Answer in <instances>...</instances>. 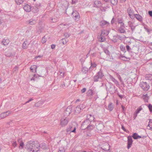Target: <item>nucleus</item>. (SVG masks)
<instances>
[{
  "label": "nucleus",
  "mask_w": 152,
  "mask_h": 152,
  "mask_svg": "<svg viewBox=\"0 0 152 152\" xmlns=\"http://www.w3.org/2000/svg\"><path fill=\"white\" fill-rule=\"evenodd\" d=\"M32 148V151L31 152H37L39 150V144L38 141H34V145Z\"/></svg>",
  "instance_id": "f257e3e1"
},
{
  "label": "nucleus",
  "mask_w": 152,
  "mask_h": 152,
  "mask_svg": "<svg viewBox=\"0 0 152 152\" xmlns=\"http://www.w3.org/2000/svg\"><path fill=\"white\" fill-rule=\"evenodd\" d=\"M34 141H30L28 142L25 145V148L27 149L28 151L29 152L32 151V148L34 145Z\"/></svg>",
  "instance_id": "f03ea898"
},
{
  "label": "nucleus",
  "mask_w": 152,
  "mask_h": 152,
  "mask_svg": "<svg viewBox=\"0 0 152 152\" xmlns=\"http://www.w3.org/2000/svg\"><path fill=\"white\" fill-rule=\"evenodd\" d=\"M109 34V31L106 30H103L102 31L100 35L101 41L103 42L105 40V37L107 36Z\"/></svg>",
  "instance_id": "7ed1b4c3"
},
{
  "label": "nucleus",
  "mask_w": 152,
  "mask_h": 152,
  "mask_svg": "<svg viewBox=\"0 0 152 152\" xmlns=\"http://www.w3.org/2000/svg\"><path fill=\"white\" fill-rule=\"evenodd\" d=\"M140 86L145 91L148 90L150 87L149 84L146 82H141L140 83Z\"/></svg>",
  "instance_id": "20e7f679"
},
{
  "label": "nucleus",
  "mask_w": 152,
  "mask_h": 152,
  "mask_svg": "<svg viewBox=\"0 0 152 152\" xmlns=\"http://www.w3.org/2000/svg\"><path fill=\"white\" fill-rule=\"evenodd\" d=\"M118 31L120 33L125 34L126 33L125 27L124 23H121V25H120L118 27Z\"/></svg>",
  "instance_id": "39448f33"
},
{
  "label": "nucleus",
  "mask_w": 152,
  "mask_h": 152,
  "mask_svg": "<svg viewBox=\"0 0 152 152\" xmlns=\"http://www.w3.org/2000/svg\"><path fill=\"white\" fill-rule=\"evenodd\" d=\"M91 122L89 121V120H88V119H86L82 123L81 125V128L83 129H84L87 128V126H89Z\"/></svg>",
  "instance_id": "423d86ee"
},
{
  "label": "nucleus",
  "mask_w": 152,
  "mask_h": 152,
  "mask_svg": "<svg viewBox=\"0 0 152 152\" xmlns=\"http://www.w3.org/2000/svg\"><path fill=\"white\" fill-rule=\"evenodd\" d=\"M72 16L74 19L76 21H78L79 20L80 16L79 13L76 11H74L72 13Z\"/></svg>",
  "instance_id": "0eeeda50"
},
{
  "label": "nucleus",
  "mask_w": 152,
  "mask_h": 152,
  "mask_svg": "<svg viewBox=\"0 0 152 152\" xmlns=\"http://www.w3.org/2000/svg\"><path fill=\"white\" fill-rule=\"evenodd\" d=\"M68 122V119L66 118H62L61 120V124L62 126H64L66 125Z\"/></svg>",
  "instance_id": "6e6552de"
},
{
  "label": "nucleus",
  "mask_w": 152,
  "mask_h": 152,
  "mask_svg": "<svg viewBox=\"0 0 152 152\" xmlns=\"http://www.w3.org/2000/svg\"><path fill=\"white\" fill-rule=\"evenodd\" d=\"M127 140V148L128 149H129L131 147L132 144L133 140L132 139V137L129 136L128 137Z\"/></svg>",
  "instance_id": "1a4fd4ad"
},
{
  "label": "nucleus",
  "mask_w": 152,
  "mask_h": 152,
  "mask_svg": "<svg viewBox=\"0 0 152 152\" xmlns=\"http://www.w3.org/2000/svg\"><path fill=\"white\" fill-rule=\"evenodd\" d=\"M70 84V82L69 80H65L61 83V87L64 89H65L67 88Z\"/></svg>",
  "instance_id": "9d476101"
},
{
  "label": "nucleus",
  "mask_w": 152,
  "mask_h": 152,
  "mask_svg": "<svg viewBox=\"0 0 152 152\" xmlns=\"http://www.w3.org/2000/svg\"><path fill=\"white\" fill-rule=\"evenodd\" d=\"M31 7L30 5L28 4L25 5L23 7V9L26 12H29L31 10Z\"/></svg>",
  "instance_id": "9b49d317"
},
{
  "label": "nucleus",
  "mask_w": 152,
  "mask_h": 152,
  "mask_svg": "<svg viewBox=\"0 0 152 152\" xmlns=\"http://www.w3.org/2000/svg\"><path fill=\"white\" fill-rule=\"evenodd\" d=\"M109 23L105 20H102L100 22V25L103 27H105L109 25Z\"/></svg>",
  "instance_id": "f8f14e48"
},
{
  "label": "nucleus",
  "mask_w": 152,
  "mask_h": 152,
  "mask_svg": "<svg viewBox=\"0 0 152 152\" xmlns=\"http://www.w3.org/2000/svg\"><path fill=\"white\" fill-rule=\"evenodd\" d=\"M104 127V126L103 124L101 123H99L98 124L96 125L97 129L98 130L101 131H103V129Z\"/></svg>",
  "instance_id": "ddd939ff"
},
{
  "label": "nucleus",
  "mask_w": 152,
  "mask_h": 152,
  "mask_svg": "<svg viewBox=\"0 0 152 152\" xmlns=\"http://www.w3.org/2000/svg\"><path fill=\"white\" fill-rule=\"evenodd\" d=\"M35 8H34V10H33L34 12H37L38 11V9L40 8L41 6V4L38 3L36 4L35 6Z\"/></svg>",
  "instance_id": "4468645a"
},
{
  "label": "nucleus",
  "mask_w": 152,
  "mask_h": 152,
  "mask_svg": "<svg viewBox=\"0 0 152 152\" xmlns=\"http://www.w3.org/2000/svg\"><path fill=\"white\" fill-rule=\"evenodd\" d=\"M94 7L97 8H100L102 6V4L100 1H95L94 2Z\"/></svg>",
  "instance_id": "2eb2a0df"
},
{
  "label": "nucleus",
  "mask_w": 152,
  "mask_h": 152,
  "mask_svg": "<svg viewBox=\"0 0 152 152\" xmlns=\"http://www.w3.org/2000/svg\"><path fill=\"white\" fill-rule=\"evenodd\" d=\"M28 24L30 25H33L37 23V20L33 19L29 20L28 21Z\"/></svg>",
  "instance_id": "dca6fc26"
},
{
  "label": "nucleus",
  "mask_w": 152,
  "mask_h": 152,
  "mask_svg": "<svg viewBox=\"0 0 152 152\" xmlns=\"http://www.w3.org/2000/svg\"><path fill=\"white\" fill-rule=\"evenodd\" d=\"M129 26L131 28V29L133 32L135 30L136 25H134L133 23L131 22H129Z\"/></svg>",
  "instance_id": "f3484780"
},
{
  "label": "nucleus",
  "mask_w": 152,
  "mask_h": 152,
  "mask_svg": "<svg viewBox=\"0 0 152 152\" xmlns=\"http://www.w3.org/2000/svg\"><path fill=\"white\" fill-rule=\"evenodd\" d=\"M29 44L27 41H25L23 44L22 47L24 49H26L28 47Z\"/></svg>",
  "instance_id": "a211bd4d"
},
{
  "label": "nucleus",
  "mask_w": 152,
  "mask_h": 152,
  "mask_svg": "<svg viewBox=\"0 0 152 152\" xmlns=\"http://www.w3.org/2000/svg\"><path fill=\"white\" fill-rule=\"evenodd\" d=\"M87 119L89 120V121L91 122L92 121L95 119L94 116L91 114H88L87 115Z\"/></svg>",
  "instance_id": "6ab92c4d"
},
{
  "label": "nucleus",
  "mask_w": 152,
  "mask_h": 152,
  "mask_svg": "<svg viewBox=\"0 0 152 152\" xmlns=\"http://www.w3.org/2000/svg\"><path fill=\"white\" fill-rule=\"evenodd\" d=\"M132 137L135 140L137 139L142 137L141 136L139 135L137 133H134L133 134Z\"/></svg>",
  "instance_id": "aec40b11"
},
{
  "label": "nucleus",
  "mask_w": 152,
  "mask_h": 152,
  "mask_svg": "<svg viewBox=\"0 0 152 152\" xmlns=\"http://www.w3.org/2000/svg\"><path fill=\"white\" fill-rule=\"evenodd\" d=\"M134 18H135L140 21H142V17L139 14H134Z\"/></svg>",
  "instance_id": "412c9836"
},
{
  "label": "nucleus",
  "mask_w": 152,
  "mask_h": 152,
  "mask_svg": "<svg viewBox=\"0 0 152 152\" xmlns=\"http://www.w3.org/2000/svg\"><path fill=\"white\" fill-rule=\"evenodd\" d=\"M73 126H69L66 129V132L67 134H70L71 132H72Z\"/></svg>",
  "instance_id": "4be33fe9"
},
{
  "label": "nucleus",
  "mask_w": 152,
  "mask_h": 152,
  "mask_svg": "<svg viewBox=\"0 0 152 152\" xmlns=\"http://www.w3.org/2000/svg\"><path fill=\"white\" fill-rule=\"evenodd\" d=\"M146 80L148 81H150L152 82V75H146Z\"/></svg>",
  "instance_id": "5701e85b"
},
{
  "label": "nucleus",
  "mask_w": 152,
  "mask_h": 152,
  "mask_svg": "<svg viewBox=\"0 0 152 152\" xmlns=\"http://www.w3.org/2000/svg\"><path fill=\"white\" fill-rule=\"evenodd\" d=\"M96 64L95 63H93L92 62H91V66L89 68V70L90 71H92L93 69V68L96 67Z\"/></svg>",
  "instance_id": "b1692460"
},
{
  "label": "nucleus",
  "mask_w": 152,
  "mask_h": 152,
  "mask_svg": "<svg viewBox=\"0 0 152 152\" xmlns=\"http://www.w3.org/2000/svg\"><path fill=\"white\" fill-rule=\"evenodd\" d=\"M96 74L99 77V78H100V79H101L104 76V75L102 72L101 70L97 73Z\"/></svg>",
  "instance_id": "393cba45"
},
{
  "label": "nucleus",
  "mask_w": 152,
  "mask_h": 152,
  "mask_svg": "<svg viewBox=\"0 0 152 152\" xmlns=\"http://www.w3.org/2000/svg\"><path fill=\"white\" fill-rule=\"evenodd\" d=\"M127 12L129 14V15H133L134 13V11L131 9L130 7H129L127 10Z\"/></svg>",
  "instance_id": "a878e982"
},
{
  "label": "nucleus",
  "mask_w": 152,
  "mask_h": 152,
  "mask_svg": "<svg viewBox=\"0 0 152 152\" xmlns=\"http://www.w3.org/2000/svg\"><path fill=\"white\" fill-rule=\"evenodd\" d=\"M18 142L20 143V146L19 148L20 149H23V148L24 143L22 141L21 139H19Z\"/></svg>",
  "instance_id": "bb28decb"
},
{
  "label": "nucleus",
  "mask_w": 152,
  "mask_h": 152,
  "mask_svg": "<svg viewBox=\"0 0 152 152\" xmlns=\"http://www.w3.org/2000/svg\"><path fill=\"white\" fill-rule=\"evenodd\" d=\"M9 42H10L9 40L7 39H4L2 42V43L4 45H7L9 44Z\"/></svg>",
  "instance_id": "cd10ccee"
},
{
  "label": "nucleus",
  "mask_w": 152,
  "mask_h": 152,
  "mask_svg": "<svg viewBox=\"0 0 152 152\" xmlns=\"http://www.w3.org/2000/svg\"><path fill=\"white\" fill-rule=\"evenodd\" d=\"M41 148L43 149H46L47 148V147L45 143H42L40 145L39 144V148Z\"/></svg>",
  "instance_id": "c85d7f7f"
},
{
  "label": "nucleus",
  "mask_w": 152,
  "mask_h": 152,
  "mask_svg": "<svg viewBox=\"0 0 152 152\" xmlns=\"http://www.w3.org/2000/svg\"><path fill=\"white\" fill-rule=\"evenodd\" d=\"M87 95L88 96H91L93 95V91L91 89H89L87 92Z\"/></svg>",
  "instance_id": "c756f323"
},
{
  "label": "nucleus",
  "mask_w": 152,
  "mask_h": 152,
  "mask_svg": "<svg viewBox=\"0 0 152 152\" xmlns=\"http://www.w3.org/2000/svg\"><path fill=\"white\" fill-rule=\"evenodd\" d=\"M37 68V66H36L35 65H33L31 66L30 69L31 71L32 72H34V71H33V70L34 69L35 72H36Z\"/></svg>",
  "instance_id": "7c9ffc66"
},
{
  "label": "nucleus",
  "mask_w": 152,
  "mask_h": 152,
  "mask_svg": "<svg viewBox=\"0 0 152 152\" xmlns=\"http://www.w3.org/2000/svg\"><path fill=\"white\" fill-rule=\"evenodd\" d=\"M111 80L113 82H114L115 83L116 85L117 86L119 85L118 82L114 77H111Z\"/></svg>",
  "instance_id": "2f4dec72"
},
{
  "label": "nucleus",
  "mask_w": 152,
  "mask_h": 152,
  "mask_svg": "<svg viewBox=\"0 0 152 152\" xmlns=\"http://www.w3.org/2000/svg\"><path fill=\"white\" fill-rule=\"evenodd\" d=\"M88 70V68L86 67H83L82 69V72L84 74L86 73L87 72Z\"/></svg>",
  "instance_id": "473e14b6"
},
{
  "label": "nucleus",
  "mask_w": 152,
  "mask_h": 152,
  "mask_svg": "<svg viewBox=\"0 0 152 152\" xmlns=\"http://www.w3.org/2000/svg\"><path fill=\"white\" fill-rule=\"evenodd\" d=\"M7 117L5 112H3L0 114V119H3Z\"/></svg>",
  "instance_id": "72a5a7b5"
},
{
  "label": "nucleus",
  "mask_w": 152,
  "mask_h": 152,
  "mask_svg": "<svg viewBox=\"0 0 152 152\" xmlns=\"http://www.w3.org/2000/svg\"><path fill=\"white\" fill-rule=\"evenodd\" d=\"M81 110V109L80 108V107H79L78 106H77L75 108V112L76 113H79L80 112Z\"/></svg>",
  "instance_id": "f704fd0d"
},
{
  "label": "nucleus",
  "mask_w": 152,
  "mask_h": 152,
  "mask_svg": "<svg viewBox=\"0 0 152 152\" xmlns=\"http://www.w3.org/2000/svg\"><path fill=\"white\" fill-rule=\"evenodd\" d=\"M25 0H15L16 4L17 5H20L23 3Z\"/></svg>",
  "instance_id": "c9c22d12"
},
{
  "label": "nucleus",
  "mask_w": 152,
  "mask_h": 152,
  "mask_svg": "<svg viewBox=\"0 0 152 152\" xmlns=\"http://www.w3.org/2000/svg\"><path fill=\"white\" fill-rule=\"evenodd\" d=\"M148 126L149 127V129L152 130V119H150Z\"/></svg>",
  "instance_id": "e433bc0d"
},
{
  "label": "nucleus",
  "mask_w": 152,
  "mask_h": 152,
  "mask_svg": "<svg viewBox=\"0 0 152 152\" xmlns=\"http://www.w3.org/2000/svg\"><path fill=\"white\" fill-rule=\"evenodd\" d=\"M99 79H100V78H99V77L96 74V75L94 76V82H97L99 80Z\"/></svg>",
  "instance_id": "4c0bfd02"
},
{
  "label": "nucleus",
  "mask_w": 152,
  "mask_h": 152,
  "mask_svg": "<svg viewBox=\"0 0 152 152\" xmlns=\"http://www.w3.org/2000/svg\"><path fill=\"white\" fill-rule=\"evenodd\" d=\"M68 41V40L67 38L62 39H61V42L64 45L66 44Z\"/></svg>",
  "instance_id": "58836bf2"
},
{
  "label": "nucleus",
  "mask_w": 152,
  "mask_h": 152,
  "mask_svg": "<svg viewBox=\"0 0 152 152\" xmlns=\"http://www.w3.org/2000/svg\"><path fill=\"white\" fill-rule=\"evenodd\" d=\"M94 128V126L93 125H91L90 124L89 125V126H87L88 129V130H92Z\"/></svg>",
  "instance_id": "ea45409f"
},
{
  "label": "nucleus",
  "mask_w": 152,
  "mask_h": 152,
  "mask_svg": "<svg viewBox=\"0 0 152 152\" xmlns=\"http://www.w3.org/2000/svg\"><path fill=\"white\" fill-rule=\"evenodd\" d=\"M142 109V108L141 106L137 109L135 111V112L136 113L138 114L140 113V111Z\"/></svg>",
  "instance_id": "a19ab883"
},
{
  "label": "nucleus",
  "mask_w": 152,
  "mask_h": 152,
  "mask_svg": "<svg viewBox=\"0 0 152 152\" xmlns=\"http://www.w3.org/2000/svg\"><path fill=\"white\" fill-rule=\"evenodd\" d=\"M59 73L60 76L63 77L65 76V72L64 71L63 72L62 70H61L60 71Z\"/></svg>",
  "instance_id": "79ce46f5"
},
{
  "label": "nucleus",
  "mask_w": 152,
  "mask_h": 152,
  "mask_svg": "<svg viewBox=\"0 0 152 152\" xmlns=\"http://www.w3.org/2000/svg\"><path fill=\"white\" fill-rule=\"evenodd\" d=\"M5 56L7 57H12L13 56L12 54L10 53H8L7 52H5Z\"/></svg>",
  "instance_id": "37998d69"
},
{
  "label": "nucleus",
  "mask_w": 152,
  "mask_h": 152,
  "mask_svg": "<svg viewBox=\"0 0 152 152\" xmlns=\"http://www.w3.org/2000/svg\"><path fill=\"white\" fill-rule=\"evenodd\" d=\"M142 98L143 99H145V101H147L148 99V94H146L145 95H143Z\"/></svg>",
  "instance_id": "c03bdc74"
},
{
  "label": "nucleus",
  "mask_w": 152,
  "mask_h": 152,
  "mask_svg": "<svg viewBox=\"0 0 152 152\" xmlns=\"http://www.w3.org/2000/svg\"><path fill=\"white\" fill-rule=\"evenodd\" d=\"M120 48L121 50L124 52H126V50H125V47L123 45H121L120 46Z\"/></svg>",
  "instance_id": "a18cd8bd"
},
{
  "label": "nucleus",
  "mask_w": 152,
  "mask_h": 152,
  "mask_svg": "<svg viewBox=\"0 0 152 152\" xmlns=\"http://www.w3.org/2000/svg\"><path fill=\"white\" fill-rule=\"evenodd\" d=\"M104 52L105 53H106L107 55L109 56L110 55V52L107 49H105L104 50Z\"/></svg>",
  "instance_id": "49530a36"
},
{
  "label": "nucleus",
  "mask_w": 152,
  "mask_h": 152,
  "mask_svg": "<svg viewBox=\"0 0 152 152\" xmlns=\"http://www.w3.org/2000/svg\"><path fill=\"white\" fill-rule=\"evenodd\" d=\"M111 3L114 5H115L117 3V0H111Z\"/></svg>",
  "instance_id": "de8ad7c7"
},
{
  "label": "nucleus",
  "mask_w": 152,
  "mask_h": 152,
  "mask_svg": "<svg viewBox=\"0 0 152 152\" xmlns=\"http://www.w3.org/2000/svg\"><path fill=\"white\" fill-rule=\"evenodd\" d=\"M108 108L110 111H112L113 109V105L111 104H109L108 106Z\"/></svg>",
  "instance_id": "09e8293b"
},
{
  "label": "nucleus",
  "mask_w": 152,
  "mask_h": 152,
  "mask_svg": "<svg viewBox=\"0 0 152 152\" xmlns=\"http://www.w3.org/2000/svg\"><path fill=\"white\" fill-rule=\"evenodd\" d=\"M78 106L79 107H80L81 110L83 109L85 107V105L82 104H80V105Z\"/></svg>",
  "instance_id": "8fccbe9b"
},
{
  "label": "nucleus",
  "mask_w": 152,
  "mask_h": 152,
  "mask_svg": "<svg viewBox=\"0 0 152 152\" xmlns=\"http://www.w3.org/2000/svg\"><path fill=\"white\" fill-rule=\"evenodd\" d=\"M124 61H128L130 60V58H127L124 56V57L122 59Z\"/></svg>",
  "instance_id": "3c124183"
},
{
  "label": "nucleus",
  "mask_w": 152,
  "mask_h": 152,
  "mask_svg": "<svg viewBox=\"0 0 152 152\" xmlns=\"http://www.w3.org/2000/svg\"><path fill=\"white\" fill-rule=\"evenodd\" d=\"M148 107L151 112H152V105L151 104L148 105Z\"/></svg>",
  "instance_id": "603ef678"
},
{
  "label": "nucleus",
  "mask_w": 152,
  "mask_h": 152,
  "mask_svg": "<svg viewBox=\"0 0 152 152\" xmlns=\"http://www.w3.org/2000/svg\"><path fill=\"white\" fill-rule=\"evenodd\" d=\"M46 41V39L45 38V37H42L41 42L42 43H45Z\"/></svg>",
  "instance_id": "864d4df0"
},
{
  "label": "nucleus",
  "mask_w": 152,
  "mask_h": 152,
  "mask_svg": "<svg viewBox=\"0 0 152 152\" xmlns=\"http://www.w3.org/2000/svg\"><path fill=\"white\" fill-rule=\"evenodd\" d=\"M58 152H65L64 148L61 147L59 148Z\"/></svg>",
  "instance_id": "5fc2aeb1"
},
{
  "label": "nucleus",
  "mask_w": 152,
  "mask_h": 152,
  "mask_svg": "<svg viewBox=\"0 0 152 152\" xmlns=\"http://www.w3.org/2000/svg\"><path fill=\"white\" fill-rule=\"evenodd\" d=\"M6 115L7 117L11 113V112L10 111H8L5 112Z\"/></svg>",
  "instance_id": "6e6d98bb"
},
{
  "label": "nucleus",
  "mask_w": 152,
  "mask_h": 152,
  "mask_svg": "<svg viewBox=\"0 0 152 152\" xmlns=\"http://www.w3.org/2000/svg\"><path fill=\"white\" fill-rule=\"evenodd\" d=\"M12 146L14 147H16L17 145V143L16 141H13L12 143Z\"/></svg>",
  "instance_id": "4d7b16f0"
},
{
  "label": "nucleus",
  "mask_w": 152,
  "mask_h": 152,
  "mask_svg": "<svg viewBox=\"0 0 152 152\" xmlns=\"http://www.w3.org/2000/svg\"><path fill=\"white\" fill-rule=\"evenodd\" d=\"M126 48L128 52H129L130 50H131V48H130L129 46L128 45H126Z\"/></svg>",
  "instance_id": "13d9d810"
},
{
  "label": "nucleus",
  "mask_w": 152,
  "mask_h": 152,
  "mask_svg": "<svg viewBox=\"0 0 152 152\" xmlns=\"http://www.w3.org/2000/svg\"><path fill=\"white\" fill-rule=\"evenodd\" d=\"M70 35V34L67 33H65L64 34V36L66 38L69 37Z\"/></svg>",
  "instance_id": "bf43d9fd"
},
{
  "label": "nucleus",
  "mask_w": 152,
  "mask_h": 152,
  "mask_svg": "<svg viewBox=\"0 0 152 152\" xmlns=\"http://www.w3.org/2000/svg\"><path fill=\"white\" fill-rule=\"evenodd\" d=\"M73 126V129H72V132L75 133L76 132V128L74 126Z\"/></svg>",
  "instance_id": "052dcab7"
},
{
  "label": "nucleus",
  "mask_w": 152,
  "mask_h": 152,
  "mask_svg": "<svg viewBox=\"0 0 152 152\" xmlns=\"http://www.w3.org/2000/svg\"><path fill=\"white\" fill-rule=\"evenodd\" d=\"M121 107H122V111L123 112V113H124L125 112V107H124L123 106V105H121Z\"/></svg>",
  "instance_id": "680f3d73"
},
{
  "label": "nucleus",
  "mask_w": 152,
  "mask_h": 152,
  "mask_svg": "<svg viewBox=\"0 0 152 152\" xmlns=\"http://www.w3.org/2000/svg\"><path fill=\"white\" fill-rule=\"evenodd\" d=\"M138 114L134 112V117L133 118L134 119H135L136 118V117L137 116Z\"/></svg>",
  "instance_id": "e2e57ef3"
},
{
  "label": "nucleus",
  "mask_w": 152,
  "mask_h": 152,
  "mask_svg": "<svg viewBox=\"0 0 152 152\" xmlns=\"http://www.w3.org/2000/svg\"><path fill=\"white\" fill-rule=\"evenodd\" d=\"M86 90V88H83V89H82L81 90V91L82 93H84Z\"/></svg>",
  "instance_id": "0e129e2a"
},
{
  "label": "nucleus",
  "mask_w": 152,
  "mask_h": 152,
  "mask_svg": "<svg viewBox=\"0 0 152 152\" xmlns=\"http://www.w3.org/2000/svg\"><path fill=\"white\" fill-rule=\"evenodd\" d=\"M42 57V56H41L40 55H39V56H36L35 58H34V59H37V58H41Z\"/></svg>",
  "instance_id": "69168bd1"
},
{
  "label": "nucleus",
  "mask_w": 152,
  "mask_h": 152,
  "mask_svg": "<svg viewBox=\"0 0 152 152\" xmlns=\"http://www.w3.org/2000/svg\"><path fill=\"white\" fill-rule=\"evenodd\" d=\"M56 45H55L52 44L51 45V47L52 49H53L55 48Z\"/></svg>",
  "instance_id": "338daca9"
},
{
  "label": "nucleus",
  "mask_w": 152,
  "mask_h": 152,
  "mask_svg": "<svg viewBox=\"0 0 152 152\" xmlns=\"http://www.w3.org/2000/svg\"><path fill=\"white\" fill-rule=\"evenodd\" d=\"M148 14L150 16H152V11H150L148 12Z\"/></svg>",
  "instance_id": "774afa93"
}]
</instances>
